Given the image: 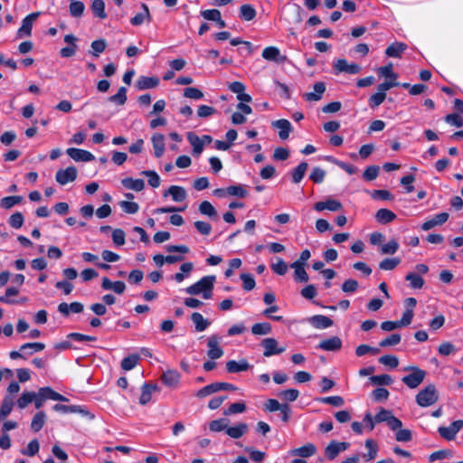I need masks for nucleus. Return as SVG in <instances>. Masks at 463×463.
I'll return each instance as SVG.
<instances>
[{
	"label": "nucleus",
	"instance_id": "obj_1",
	"mask_svg": "<svg viewBox=\"0 0 463 463\" xmlns=\"http://www.w3.org/2000/svg\"><path fill=\"white\" fill-rule=\"evenodd\" d=\"M214 282L215 276H204L197 282L189 286L185 291L190 295L202 294L204 299H210L213 297Z\"/></svg>",
	"mask_w": 463,
	"mask_h": 463
},
{
	"label": "nucleus",
	"instance_id": "obj_2",
	"mask_svg": "<svg viewBox=\"0 0 463 463\" xmlns=\"http://www.w3.org/2000/svg\"><path fill=\"white\" fill-rule=\"evenodd\" d=\"M404 371L411 372L402 378V382L410 389H416L420 385L426 377V371L417 366H407Z\"/></svg>",
	"mask_w": 463,
	"mask_h": 463
},
{
	"label": "nucleus",
	"instance_id": "obj_3",
	"mask_svg": "<svg viewBox=\"0 0 463 463\" xmlns=\"http://www.w3.org/2000/svg\"><path fill=\"white\" fill-rule=\"evenodd\" d=\"M439 399V395L434 384H429L420 391L416 395V402L420 407H429L434 404Z\"/></svg>",
	"mask_w": 463,
	"mask_h": 463
},
{
	"label": "nucleus",
	"instance_id": "obj_4",
	"mask_svg": "<svg viewBox=\"0 0 463 463\" xmlns=\"http://www.w3.org/2000/svg\"><path fill=\"white\" fill-rule=\"evenodd\" d=\"M260 345L264 349L263 355L265 357L280 354L286 350L285 347H279L278 341L273 337L264 338L260 342Z\"/></svg>",
	"mask_w": 463,
	"mask_h": 463
},
{
	"label": "nucleus",
	"instance_id": "obj_5",
	"mask_svg": "<svg viewBox=\"0 0 463 463\" xmlns=\"http://www.w3.org/2000/svg\"><path fill=\"white\" fill-rule=\"evenodd\" d=\"M333 68L335 74L345 72L347 74H357L361 71L362 68L356 63L349 64L345 59H338L334 64Z\"/></svg>",
	"mask_w": 463,
	"mask_h": 463
},
{
	"label": "nucleus",
	"instance_id": "obj_6",
	"mask_svg": "<svg viewBox=\"0 0 463 463\" xmlns=\"http://www.w3.org/2000/svg\"><path fill=\"white\" fill-rule=\"evenodd\" d=\"M463 420H458L453 421L449 426H441L438 429V432L443 439L452 440L455 439L457 433L462 429Z\"/></svg>",
	"mask_w": 463,
	"mask_h": 463
},
{
	"label": "nucleus",
	"instance_id": "obj_7",
	"mask_svg": "<svg viewBox=\"0 0 463 463\" xmlns=\"http://www.w3.org/2000/svg\"><path fill=\"white\" fill-rule=\"evenodd\" d=\"M350 444L348 442H339L332 440L325 449V456L329 460H334L340 452L346 450Z\"/></svg>",
	"mask_w": 463,
	"mask_h": 463
},
{
	"label": "nucleus",
	"instance_id": "obj_8",
	"mask_svg": "<svg viewBox=\"0 0 463 463\" xmlns=\"http://www.w3.org/2000/svg\"><path fill=\"white\" fill-rule=\"evenodd\" d=\"M221 337L217 335H213L208 338L207 341V355L210 359H219L223 355V350L219 346Z\"/></svg>",
	"mask_w": 463,
	"mask_h": 463
},
{
	"label": "nucleus",
	"instance_id": "obj_9",
	"mask_svg": "<svg viewBox=\"0 0 463 463\" xmlns=\"http://www.w3.org/2000/svg\"><path fill=\"white\" fill-rule=\"evenodd\" d=\"M78 172L75 166H68L65 169L58 170L55 175V179L60 184L65 185L68 183L75 181Z\"/></svg>",
	"mask_w": 463,
	"mask_h": 463
},
{
	"label": "nucleus",
	"instance_id": "obj_10",
	"mask_svg": "<svg viewBox=\"0 0 463 463\" xmlns=\"http://www.w3.org/2000/svg\"><path fill=\"white\" fill-rule=\"evenodd\" d=\"M40 13H31L25 16L22 21V25L17 31V37L22 38L24 36H30L32 34L33 24L39 16Z\"/></svg>",
	"mask_w": 463,
	"mask_h": 463
},
{
	"label": "nucleus",
	"instance_id": "obj_11",
	"mask_svg": "<svg viewBox=\"0 0 463 463\" xmlns=\"http://www.w3.org/2000/svg\"><path fill=\"white\" fill-rule=\"evenodd\" d=\"M67 155L76 162H90L95 159V156L89 151L70 147L66 150Z\"/></svg>",
	"mask_w": 463,
	"mask_h": 463
},
{
	"label": "nucleus",
	"instance_id": "obj_12",
	"mask_svg": "<svg viewBox=\"0 0 463 463\" xmlns=\"http://www.w3.org/2000/svg\"><path fill=\"white\" fill-rule=\"evenodd\" d=\"M313 208L317 212H323L325 210L337 212L340 211L343 208V206L340 201L329 198L326 199V201L316 203Z\"/></svg>",
	"mask_w": 463,
	"mask_h": 463
},
{
	"label": "nucleus",
	"instance_id": "obj_13",
	"mask_svg": "<svg viewBox=\"0 0 463 463\" xmlns=\"http://www.w3.org/2000/svg\"><path fill=\"white\" fill-rule=\"evenodd\" d=\"M52 409L55 411L61 412V413H64V414H68V413H80L83 416H88V415L90 414L89 412V411L86 410L85 407L80 406V405H64V404L57 403V404L53 405Z\"/></svg>",
	"mask_w": 463,
	"mask_h": 463
},
{
	"label": "nucleus",
	"instance_id": "obj_14",
	"mask_svg": "<svg viewBox=\"0 0 463 463\" xmlns=\"http://www.w3.org/2000/svg\"><path fill=\"white\" fill-rule=\"evenodd\" d=\"M342 345L343 343L341 338L339 336L335 335L328 339L321 341L318 344L317 348L322 349L324 351L335 352L341 349Z\"/></svg>",
	"mask_w": 463,
	"mask_h": 463
},
{
	"label": "nucleus",
	"instance_id": "obj_15",
	"mask_svg": "<svg viewBox=\"0 0 463 463\" xmlns=\"http://www.w3.org/2000/svg\"><path fill=\"white\" fill-rule=\"evenodd\" d=\"M271 126L279 129V137L285 140L288 137L289 133L293 130L291 123L288 119H278L272 121Z\"/></svg>",
	"mask_w": 463,
	"mask_h": 463
},
{
	"label": "nucleus",
	"instance_id": "obj_16",
	"mask_svg": "<svg viewBox=\"0 0 463 463\" xmlns=\"http://www.w3.org/2000/svg\"><path fill=\"white\" fill-rule=\"evenodd\" d=\"M101 288L103 290H112L116 294L120 295L126 290V284L121 280L113 282L109 278L104 277L101 281Z\"/></svg>",
	"mask_w": 463,
	"mask_h": 463
},
{
	"label": "nucleus",
	"instance_id": "obj_17",
	"mask_svg": "<svg viewBox=\"0 0 463 463\" xmlns=\"http://www.w3.org/2000/svg\"><path fill=\"white\" fill-rule=\"evenodd\" d=\"M159 85V79L156 76L148 77V76H140L137 82L136 87L139 90H148L156 88Z\"/></svg>",
	"mask_w": 463,
	"mask_h": 463
},
{
	"label": "nucleus",
	"instance_id": "obj_18",
	"mask_svg": "<svg viewBox=\"0 0 463 463\" xmlns=\"http://www.w3.org/2000/svg\"><path fill=\"white\" fill-rule=\"evenodd\" d=\"M325 91L326 84L322 81H318L314 84V92H307L303 95V98L307 101H318L322 99Z\"/></svg>",
	"mask_w": 463,
	"mask_h": 463
},
{
	"label": "nucleus",
	"instance_id": "obj_19",
	"mask_svg": "<svg viewBox=\"0 0 463 463\" xmlns=\"http://www.w3.org/2000/svg\"><path fill=\"white\" fill-rule=\"evenodd\" d=\"M163 383L170 388H175L180 380V373L176 370H167L161 377Z\"/></svg>",
	"mask_w": 463,
	"mask_h": 463
},
{
	"label": "nucleus",
	"instance_id": "obj_20",
	"mask_svg": "<svg viewBox=\"0 0 463 463\" xmlns=\"http://www.w3.org/2000/svg\"><path fill=\"white\" fill-rule=\"evenodd\" d=\"M250 367V365L246 359H241L239 362L235 360H230L226 363V370L230 373L244 372L247 371Z\"/></svg>",
	"mask_w": 463,
	"mask_h": 463
},
{
	"label": "nucleus",
	"instance_id": "obj_21",
	"mask_svg": "<svg viewBox=\"0 0 463 463\" xmlns=\"http://www.w3.org/2000/svg\"><path fill=\"white\" fill-rule=\"evenodd\" d=\"M262 57L267 61H272L276 62H283L286 60V56H281L280 51L275 46L266 47L262 51Z\"/></svg>",
	"mask_w": 463,
	"mask_h": 463
},
{
	"label": "nucleus",
	"instance_id": "obj_22",
	"mask_svg": "<svg viewBox=\"0 0 463 463\" xmlns=\"http://www.w3.org/2000/svg\"><path fill=\"white\" fill-rule=\"evenodd\" d=\"M151 141L154 148V155L156 158L163 156L165 152V137L163 134L156 133L152 136Z\"/></svg>",
	"mask_w": 463,
	"mask_h": 463
},
{
	"label": "nucleus",
	"instance_id": "obj_23",
	"mask_svg": "<svg viewBox=\"0 0 463 463\" xmlns=\"http://www.w3.org/2000/svg\"><path fill=\"white\" fill-rule=\"evenodd\" d=\"M407 44L401 42H395L389 45L385 50V55L392 58H400L402 52L407 50Z\"/></svg>",
	"mask_w": 463,
	"mask_h": 463
},
{
	"label": "nucleus",
	"instance_id": "obj_24",
	"mask_svg": "<svg viewBox=\"0 0 463 463\" xmlns=\"http://www.w3.org/2000/svg\"><path fill=\"white\" fill-rule=\"evenodd\" d=\"M310 324L318 329L328 328L333 326V320L323 315H315L309 318Z\"/></svg>",
	"mask_w": 463,
	"mask_h": 463
},
{
	"label": "nucleus",
	"instance_id": "obj_25",
	"mask_svg": "<svg viewBox=\"0 0 463 463\" xmlns=\"http://www.w3.org/2000/svg\"><path fill=\"white\" fill-rule=\"evenodd\" d=\"M167 194H170L175 202H183L187 195L185 189L177 185H171L168 190L165 192L164 196Z\"/></svg>",
	"mask_w": 463,
	"mask_h": 463
},
{
	"label": "nucleus",
	"instance_id": "obj_26",
	"mask_svg": "<svg viewBox=\"0 0 463 463\" xmlns=\"http://www.w3.org/2000/svg\"><path fill=\"white\" fill-rule=\"evenodd\" d=\"M396 217L397 216L393 212L385 208L378 210L375 213L376 221L382 224L390 223L394 221Z\"/></svg>",
	"mask_w": 463,
	"mask_h": 463
},
{
	"label": "nucleus",
	"instance_id": "obj_27",
	"mask_svg": "<svg viewBox=\"0 0 463 463\" xmlns=\"http://www.w3.org/2000/svg\"><path fill=\"white\" fill-rule=\"evenodd\" d=\"M191 320L193 321L195 331L196 332H203L211 324V322L207 319H205L202 314L198 312H194L191 315Z\"/></svg>",
	"mask_w": 463,
	"mask_h": 463
},
{
	"label": "nucleus",
	"instance_id": "obj_28",
	"mask_svg": "<svg viewBox=\"0 0 463 463\" xmlns=\"http://www.w3.org/2000/svg\"><path fill=\"white\" fill-rule=\"evenodd\" d=\"M248 431V425L244 422H240L235 426L227 427L226 433L232 439H240Z\"/></svg>",
	"mask_w": 463,
	"mask_h": 463
},
{
	"label": "nucleus",
	"instance_id": "obj_29",
	"mask_svg": "<svg viewBox=\"0 0 463 463\" xmlns=\"http://www.w3.org/2000/svg\"><path fill=\"white\" fill-rule=\"evenodd\" d=\"M142 12L137 14L130 20L132 25H141L146 20L150 21V13L146 4H141Z\"/></svg>",
	"mask_w": 463,
	"mask_h": 463
},
{
	"label": "nucleus",
	"instance_id": "obj_30",
	"mask_svg": "<svg viewBox=\"0 0 463 463\" xmlns=\"http://www.w3.org/2000/svg\"><path fill=\"white\" fill-rule=\"evenodd\" d=\"M121 184L125 188L136 192H140L145 188V182L143 179H133L131 177H127L122 179Z\"/></svg>",
	"mask_w": 463,
	"mask_h": 463
},
{
	"label": "nucleus",
	"instance_id": "obj_31",
	"mask_svg": "<svg viewBox=\"0 0 463 463\" xmlns=\"http://www.w3.org/2000/svg\"><path fill=\"white\" fill-rule=\"evenodd\" d=\"M290 268L294 269V279L297 282L305 283L309 279L308 274L305 270V266L298 263H291Z\"/></svg>",
	"mask_w": 463,
	"mask_h": 463
},
{
	"label": "nucleus",
	"instance_id": "obj_32",
	"mask_svg": "<svg viewBox=\"0 0 463 463\" xmlns=\"http://www.w3.org/2000/svg\"><path fill=\"white\" fill-rule=\"evenodd\" d=\"M317 452V447L313 443H307L291 451L292 455L308 458Z\"/></svg>",
	"mask_w": 463,
	"mask_h": 463
},
{
	"label": "nucleus",
	"instance_id": "obj_33",
	"mask_svg": "<svg viewBox=\"0 0 463 463\" xmlns=\"http://www.w3.org/2000/svg\"><path fill=\"white\" fill-rule=\"evenodd\" d=\"M365 448L368 449V452L363 454V458L364 461L373 460L378 454V446L373 439H368L365 440Z\"/></svg>",
	"mask_w": 463,
	"mask_h": 463
},
{
	"label": "nucleus",
	"instance_id": "obj_34",
	"mask_svg": "<svg viewBox=\"0 0 463 463\" xmlns=\"http://www.w3.org/2000/svg\"><path fill=\"white\" fill-rule=\"evenodd\" d=\"M157 389L158 388L156 384L144 383L142 386L141 395L139 397V403L142 405L148 403L151 401L152 392Z\"/></svg>",
	"mask_w": 463,
	"mask_h": 463
},
{
	"label": "nucleus",
	"instance_id": "obj_35",
	"mask_svg": "<svg viewBox=\"0 0 463 463\" xmlns=\"http://www.w3.org/2000/svg\"><path fill=\"white\" fill-rule=\"evenodd\" d=\"M14 399L10 395H5L0 407V420H5L12 411Z\"/></svg>",
	"mask_w": 463,
	"mask_h": 463
},
{
	"label": "nucleus",
	"instance_id": "obj_36",
	"mask_svg": "<svg viewBox=\"0 0 463 463\" xmlns=\"http://www.w3.org/2000/svg\"><path fill=\"white\" fill-rule=\"evenodd\" d=\"M256 10L255 8L249 4L242 5L240 7V14L239 16L242 21H251L256 16Z\"/></svg>",
	"mask_w": 463,
	"mask_h": 463
},
{
	"label": "nucleus",
	"instance_id": "obj_37",
	"mask_svg": "<svg viewBox=\"0 0 463 463\" xmlns=\"http://www.w3.org/2000/svg\"><path fill=\"white\" fill-rule=\"evenodd\" d=\"M187 138L193 146V154L199 156L203 150V140H201L197 135L192 132L188 133Z\"/></svg>",
	"mask_w": 463,
	"mask_h": 463
},
{
	"label": "nucleus",
	"instance_id": "obj_38",
	"mask_svg": "<svg viewBox=\"0 0 463 463\" xmlns=\"http://www.w3.org/2000/svg\"><path fill=\"white\" fill-rule=\"evenodd\" d=\"M46 415L44 411H38L33 417L31 429L33 432L40 431L45 423Z\"/></svg>",
	"mask_w": 463,
	"mask_h": 463
},
{
	"label": "nucleus",
	"instance_id": "obj_39",
	"mask_svg": "<svg viewBox=\"0 0 463 463\" xmlns=\"http://www.w3.org/2000/svg\"><path fill=\"white\" fill-rule=\"evenodd\" d=\"M90 8L95 17L99 19L107 18L108 15L105 12V3L103 0H93Z\"/></svg>",
	"mask_w": 463,
	"mask_h": 463
},
{
	"label": "nucleus",
	"instance_id": "obj_40",
	"mask_svg": "<svg viewBox=\"0 0 463 463\" xmlns=\"http://www.w3.org/2000/svg\"><path fill=\"white\" fill-rule=\"evenodd\" d=\"M45 345L43 343H25L20 346V351L24 354H32L43 350Z\"/></svg>",
	"mask_w": 463,
	"mask_h": 463
},
{
	"label": "nucleus",
	"instance_id": "obj_41",
	"mask_svg": "<svg viewBox=\"0 0 463 463\" xmlns=\"http://www.w3.org/2000/svg\"><path fill=\"white\" fill-rule=\"evenodd\" d=\"M272 331V326L269 323H256L251 326V333L255 335H269Z\"/></svg>",
	"mask_w": 463,
	"mask_h": 463
},
{
	"label": "nucleus",
	"instance_id": "obj_42",
	"mask_svg": "<svg viewBox=\"0 0 463 463\" xmlns=\"http://www.w3.org/2000/svg\"><path fill=\"white\" fill-rule=\"evenodd\" d=\"M36 398V392H24L22 395L16 402L17 407L19 409H24L31 402H33V399Z\"/></svg>",
	"mask_w": 463,
	"mask_h": 463
},
{
	"label": "nucleus",
	"instance_id": "obj_43",
	"mask_svg": "<svg viewBox=\"0 0 463 463\" xmlns=\"http://www.w3.org/2000/svg\"><path fill=\"white\" fill-rule=\"evenodd\" d=\"M227 194L231 196H236L239 198H245L248 196L249 193L245 188V185L236 184L230 185L227 187Z\"/></svg>",
	"mask_w": 463,
	"mask_h": 463
},
{
	"label": "nucleus",
	"instance_id": "obj_44",
	"mask_svg": "<svg viewBox=\"0 0 463 463\" xmlns=\"http://www.w3.org/2000/svg\"><path fill=\"white\" fill-rule=\"evenodd\" d=\"M69 10L72 17H80L84 13L85 5L81 1L71 0Z\"/></svg>",
	"mask_w": 463,
	"mask_h": 463
},
{
	"label": "nucleus",
	"instance_id": "obj_45",
	"mask_svg": "<svg viewBox=\"0 0 463 463\" xmlns=\"http://www.w3.org/2000/svg\"><path fill=\"white\" fill-rule=\"evenodd\" d=\"M307 167L308 165L307 162H301L297 167H295L292 171V181L296 184L300 183Z\"/></svg>",
	"mask_w": 463,
	"mask_h": 463
},
{
	"label": "nucleus",
	"instance_id": "obj_46",
	"mask_svg": "<svg viewBox=\"0 0 463 463\" xmlns=\"http://www.w3.org/2000/svg\"><path fill=\"white\" fill-rule=\"evenodd\" d=\"M405 280L409 281L410 287L415 289L421 288L424 285V279L420 275L413 272L408 273L405 277Z\"/></svg>",
	"mask_w": 463,
	"mask_h": 463
},
{
	"label": "nucleus",
	"instance_id": "obj_47",
	"mask_svg": "<svg viewBox=\"0 0 463 463\" xmlns=\"http://www.w3.org/2000/svg\"><path fill=\"white\" fill-rule=\"evenodd\" d=\"M91 51H90V54L94 57H99L100 53H102L107 47V43L104 39H98L91 43Z\"/></svg>",
	"mask_w": 463,
	"mask_h": 463
},
{
	"label": "nucleus",
	"instance_id": "obj_48",
	"mask_svg": "<svg viewBox=\"0 0 463 463\" xmlns=\"http://www.w3.org/2000/svg\"><path fill=\"white\" fill-rule=\"evenodd\" d=\"M138 360H139L138 354H130L122 359L121 364H120L121 368L125 371H130L134 367H136V365L138 363Z\"/></svg>",
	"mask_w": 463,
	"mask_h": 463
},
{
	"label": "nucleus",
	"instance_id": "obj_49",
	"mask_svg": "<svg viewBox=\"0 0 463 463\" xmlns=\"http://www.w3.org/2000/svg\"><path fill=\"white\" fill-rule=\"evenodd\" d=\"M127 88L120 87L118 92L109 98V100L117 105H124L127 101Z\"/></svg>",
	"mask_w": 463,
	"mask_h": 463
},
{
	"label": "nucleus",
	"instance_id": "obj_50",
	"mask_svg": "<svg viewBox=\"0 0 463 463\" xmlns=\"http://www.w3.org/2000/svg\"><path fill=\"white\" fill-rule=\"evenodd\" d=\"M23 201V197L20 195L6 196L1 199L0 206L4 209H10L15 204L20 203Z\"/></svg>",
	"mask_w": 463,
	"mask_h": 463
},
{
	"label": "nucleus",
	"instance_id": "obj_51",
	"mask_svg": "<svg viewBox=\"0 0 463 463\" xmlns=\"http://www.w3.org/2000/svg\"><path fill=\"white\" fill-rule=\"evenodd\" d=\"M228 422H229V420L225 419V418L214 420L210 422L209 429L211 431H213V432H219L222 430L226 431V429L228 427Z\"/></svg>",
	"mask_w": 463,
	"mask_h": 463
},
{
	"label": "nucleus",
	"instance_id": "obj_52",
	"mask_svg": "<svg viewBox=\"0 0 463 463\" xmlns=\"http://www.w3.org/2000/svg\"><path fill=\"white\" fill-rule=\"evenodd\" d=\"M401 263L399 258H386L379 263V268L383 270H392Z\"/></svg>",
	"mask_w": 463,
	"mask_h": 463
},
{
	"label": "nucleus",
	"instance_id": "obj_53",
	"mask_svg": "<svg viewBox=\"0 0 463 463\" xmlns=\"http://www.w3.org/2000/svg\"><path fill=\"white\" fill-rule=\"evenodd\" d=\"M218 392H219L218 383L216 382V383H213L211 384H208V385L201 388L196 392V397H198V398H204V397H206L208 395H211V394Z\"/></svg>",
	"mask_w": 463,
	"mask_h": 463
},
{
	"label": "nucleus",
	"instance_id": "obj_54",
	"mask_svg": "<svg viewBox=\"0 0 463 463\" xmlns=\"http://www.w3.org/2000/svg\"><path fill=\"white\" fill-rule=\"evenodd\" d=\"M242 280V288L250 291L255 288L256 282L253 276L250 273H241L240 276Z\"/></svg>",
	"mask_w": 463,
	"mask_h": 463
},
{
	"label": "nucleus",
	"instance_id": "obj_55",
	"mask_svg": "<svg viewBox=\"0 0 463 463\" xmlns=\"http://www.w3.org/2000/svg\"><path fill=\"white\" fill-rule=\"evenodd\" d=\"M370 381L374 385H391L392 383V378L389 374L373 375Z\"/></svg>",
	"mask_w": 463,
	"mask_h": 463
},
{
	"label": "nucleus",
	"instance_id": "obj_56",
	"mask_svg": "<svg viewBox=\"0 0 463 463\" xmlns=\"http://www.w3.org/2000/svg\"><path fill=\"white\" fill-rule=\"evenodd\" d=\"M317 400L322 403L330 404L335 407H341L345 404V400L341 396L321 397Z\"/></svg>",
	"mask_w": 463,
	"mask_h": 463
},
{
	"label": "nucleus",
	"instance_id": "obj_57",
	"mask_svg": "<svg viewBox=\"0 0 463 463\" xmlns=\"http://www.w3.org/2000/svg\"><path fill=\"white\" fill-rule=\"evenodd\" d=\"M141 175L148 177V184L153 188H156L160 185V177L156 171L145 170L141 172Z\"/></svg>",
	"mask_w": 463,
	"mask_h": 463
},
{
	"label": "nucleus",
	"instance_id": "obj_58",
	"mask_svg": "<svg viewBox=\"0 0 463 463\" xmlns=\"http://www.w3.org/2000/svg\"><path fill=\"white\" fill-rule=\"evenodd\" d=\"M199 212L202 214L207 215L209 217H214L217 215V211L208 201H203L200 203Z\"/></svg>",
	"mask_w": 463,
	"mask_h": 463
},
{
	"label": "nucleus",
	"instance_id": "obj_59",
	"mask_svg": "<svg viewBox=\"0 0 463 463\" xmlns=\"http://www.w3.org/2000/svg\"><path fill=\"white\" fill-rule=\"evenodd\" d=\"M379 170L380 168L377 165H369L364 171L363 178L368 182L373 181L377 178Z\"/></svg>",
	"mask_w": 463,
	"mask_h": 463
},
{
	"label": "nucleus",
	"instance_id": "obj_60",
	"mask_svg": "<svg viewBox=\"0 0 463 463\" xmlns=\"http://www.w3.org/2000/svg\"><path fill=\"white\" fill-rule=\"evenodd\" d=\"M370 194L374 200L389 201L393 199V194L388 190H373Z\"/></svg>",
	"mask_w": 463,
	"mask_h": 463
},
{
	"label": "nucleus",
	"instance_id": "obj_61",
	"mask_svg": "<svg viewBox=\"0 0 463 463\" xmlns=\"http://www.w3.org/2000/svg\"><path fill=\"white\" fill-rule=\"evenodd\" d=\"M385 98H386V93H382V92L378 91V92L373 94L369 98V100H368L369 107L371 109H375V108L379 107L384 101Z\"/></svg>",
	"mask_w": 463,
	"mask_h": 463
},
{
	"label": "nucleus",
	"instance_id": "obj_62",
	"mask_svg": "<svg viewBox=\"0 0 463 463\" xmlns=\"http://www.w3.org/2000/svg\"><path fill=\"white\" fill-rule=\"evenodd\" d=\"M401 335L400 334H392L388 337L383 339L379 343L380 347H387L392 345H396L401 342Z\"/></svg>",
	"mask_w": 463,
	"mask_h": 463
},
{
	"label": "nucleus",
	"instance_id": "obj_63",
	"mask_svg": "<svg viewBox=\"0 0 463 463\" xmlns=\"http://www.w3.org/2000/svg\"><path fill=\"white\" fill-rule=\"evenodd\" d=\"M119 205L121 209L128 214H134L138 212L139 205L137 203L135 202H128V201H121L119 203Z\"/></svg>",
	"mask_w": 463,
	"mask_h": 463
},
{
	"label": "nucleus",
	"instance_id": "obj_64",
	"mask_svg": "<svg viewBox=\"0 0 463 463\" xmlns=\"http://www.w3.org/2000/svg\"><path fill=\"white\" fill-rule=\"evenodd\" d=\"M379 363L390 368H396L399 364V360L395 355L386 354L379 358Z\"/></svg>",
	"mask_w": 463,
	"mask_h": 463
}]
</instances>
